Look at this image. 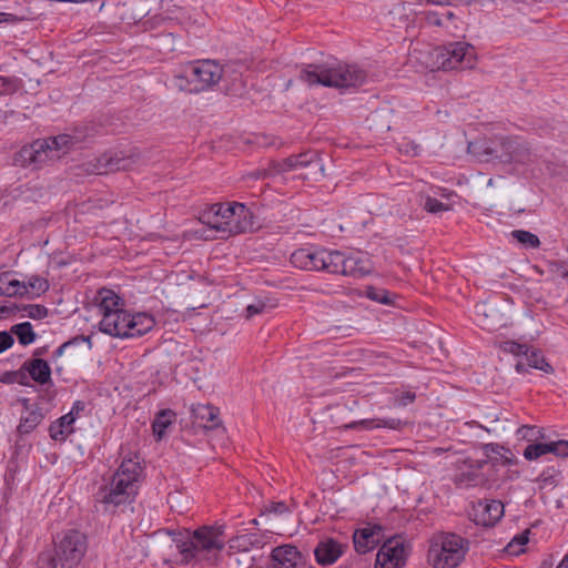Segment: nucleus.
Returning a JSON list of instances; mask_svg holds the SVG:
<instances>
[{"label":"nucleus","instance_id":"nucleus-14","mask_svg":"<svg viewBox=\"0 0 568 568\" xmlns=\"http://www.w3.org/2000/svg\"><path fill=\"white\" fill-rule=\"evenodd\" d=\"M139 161V154L131 152L124 154L123 152L104 153L97 159L94 164V173L108 174L115 171L130 170Z\"/></svg>","mask_w":568,"mask_h":568},{"label":"nucleus","instance_id":"nucleus-50","mask_svg":"<svg viewBox=\"0 0 568 568\" xmlns=\"http://www.w3.org/2000/svg\"><path fill=\"white\" fill-rule=\"evenodd\" d=\"M399 151L405 153V154H408V155H412V156H416L419 154V151H420V148L418 144H416L415 142L413 141H403L399 146H398Z\"/></svg>","mask_w":568,"mask_h":568},{"label":"nucleus","instance_id":"nucleus-62","mask_svg":"<svg viewBox=\"0 0 568 568\" xmlns=\"http://www.w3.org/2000/svg\"><path fill=\"white\" fill-rule=\"evenodd\" d=\"M252 524H253V525H257V520H256V519H253V520H252Z\"/></svg>","mask_w":568,"mask_h":568},{"label":"nucleus","instance_id":"nucleus-35","mask_svg":"<svg viewBox=\"0 0 568 568\" xmlns=\"http://www.w3.org/2000/svg\"><path fill=\"white\" fill-rule=\"evenodd\" d=\"M454 481L458 487L463 488L476 487L478 485H481L485 481V479L481 474L474 470H468L456 475Z\"/></svg>","mask_w":568,"mask_h":568},{"label":"nucleus","instance_id":"nucleus-4","mask_svg":"<svg viewBox=\"0 0 568 568\" xmlns=\"http://www.w3.org/2000/svg\"><path fill=\"white\" fill-rule=\"evenodd\" d=\"M142 468L138 462L124 459L109 485L100 488L97 499L105 509H114L121 505L131 504L138 494V481Z\"/></svg>","mask_w":568,"mask_h":568},{"label":"nucleus","instance_id":"nucleus-51","mask_svg":"<svg viewBox=\"0 0 568 568\" xmlns=\"http://www.w3.org/2000/svg\"><path fill=\"white\" fill-rule=\"evenodd\" d=\"M13 344V337L10 333L3 331L0 332V354L11 347Z\"/></svg>","mask_w":568,"mask_h":568},{"label":"nucleus","instance_id":"nucleus-30","mask_svg":"<svg viewBox=\"0 0 568 568\" xmlns=\"http://www.w3.org/2000/svg\"><path fill=\"white\" fill-rule=\"evenodd\" d=\"M27 294L24 282L11 278L8 273L0 274V296H23Z\"/></svg>","mask_w":568,"mask_h":568},{"label":"nucleus","instance_id":"nucleus-60","mask_svg":"<svg viewBox=\"0 0 568 568\" xmlns=\"http://www.w3.org/2000/svg\"><path fill=\"white\" fill-rule=\"evenodd\" d=\"M485 464H487V460L477 462V468L478 469L483 468Z\"/></svg>","mask_w":568,"mask_h":568},{"label":"nucleus","instance_id":"nucleus-28","mask_svg":"<svg viewBox=\"0 0 568 568\" xmlns=\"http://www.w3.org/2000/svg\"><path fill=\"white\" fill-rule=\"evenodd\" d=\"M75 422V417L72 414H65L58 418L54 423H52L49 427L50 437L53 440L63 442L67 439L69 435H71L73 429V423Z\"/></svg>","mask_w":568,"mask_h":568},{"label":"nucleus","instance_id":"nucleus-55","mask_svg":"<svg viewBox=\"0 0 568 568\" xmlns=\"http://www.w3.org/2000/svg\"><path fill=\"white\" fill-rule=\"evenodd\" d=\"M22 20H23V18L18 17L16 14L8 13V12H0V23L6 22V23L16 24L18 22H21Z\"/></svg>","mask_w":568,"mask_h":568},{"label":"nucleus","instance_id":"nucleus-44","mask_svg":"<svg viewBox=\"0 0 568 568\" xmlns=\"http://www.w3.org/2000/svg\"><path fill=\"white\" fill-rule=\"evenodd\" d=\"M500 347L504 352L514 355H527V352L529 351V346L527 344H519L514 341H506Z\"/></svg>","mask_w":568,"mask_h":568},{"label":"nucleus","instance_id":"nucleus-11","mask_svg":"<svg viewBox=\"0 0 568 568\" xmlns=\"http://www.w3.org/2000/svg\"><path fill=\"white\" fill-rule=\"evenodd\" d=\"M373 271L371 260L361 252L345 254L341 251H332L329 273L344 276L363 277Z\"/></svg>","mask_w":568,"mask_h":568},{"label":"nucleus","instance_id":"nucleus-57","mask_svg":"<svg viewBox=\"0 0 568 568\" xmlns=\"http://www.w3.org/2000/svg\"><path fill=\"white\" fill-rule=\"evenodd\" d=\"M250 176L255 179V180L265 179L267 176V171L266 170H257L255 172H252L250 174Z\"/></svg>","mask_w":568,"mask_h":568},{"label":"nucleus","instance_id":"nucleus-26","mask_svg":"<svg viewBox=\"0 0 568 568\" xmlns=\"http://www.w3.org/2000/svg\"><path fill=\"white\" fill-rule=\"evenodd\" d=\"M94 302L99 308L100 314L102 315V318H105L106 314H114L121 310V298L111 290H99Z\"/></svg>","mask_w":568,"mask_h":568},{"label":"nucleus","instance_id":"nucleus-24","mask_svg":"<svg viewBox=\"0 0 568 568\" xmlns=\"http://www.w3.org/2000/svg\"><path fill=\"white\" fill-rule=\"evenodd\" d=\"M504 515V504L500 500L489 499L479 501L477 516L484 526L495 525Z\"/></svg>","mask_w":568,"mask_h":568},{"label":"nucleus","instance_id":"nucleus-58","mask_svg":"<svg viewBox=\"0 0 568 568\" xmlns=\"http://www.w3.org/2000/svg\"><path fill=\"white\" fill-rule=\"evenodd\" d=\"M557 568H568V560L562 559L557 566Z\"/></svg>","mask_w":568,"mask_h":568},{"label":"nucleus","instance_id":"nucleus-53","mask_svg":"<svg viewBox=\"0 0 568 568\" xmlns=\"http://www.w3.org/2000/svg\"><path fill=\"white\" fill-rule=\"evenodd\" d=\"M266 510L268 513H274V514H284V513H288V507L285 503L283 501H276V503H272L267 508Z\"/></svg>","mask_w":568,"mask_h":568},{"label":"nucleus","instance_id":"nucleus-43","mask_svg":"<svg viewBox=\"0 0 568 568\" xmlns=\"http://www.w3.org/2000/svg\"><path fill=\"white\" fill-rule=\"evenodd\" d=\"M517 436L527 439L529 442L537 440L544 437V434L540 428L534 426H521L517 430Z\"/></svg>","mask_w":568,"mask_h":568},{"label":"nucleus","instance_id":"nucleus-42","mask_svg":"<svg viewBox=\"0 0 568 568\" xmlns=\"http://www.w3.org/2000/svg\"><path fill=\"white\" fill-rule=\"evenodd\" d=\"M26 285H27V292L30 288L31 291L36 292L38 295L45 293L49 290V282L44 277H41L38 275L31 276L29 278L28 283H26Z\"/></svg>","mask_w":568,"mask_h":568},{"label":"nucleus","instance_id":"nucleus-27","mask_svg":"<svg viewBox=\"0 0 568 568\" xmlns=\"http://www.w3.org/2000/svg\"><path fill=\"white\" fill-rule=\"evenodd\" d=\"M30 374L31 378L43 385L51 379V368L47 361L41 358H33L24 362L22 366Z\"/></svg>","mask_w":568,"mask_h":568},{"label":"nucleus","instance_id":"nucleus-49","mask_svg":"<svg viewBox=\"0 0 568 568\" xmlns=\"http://www.w3.org/2000/svg\"><path fill=\"white\" fill-rule=\"evenodd\" d=\"M484 450L487 457H490L491 454L500 455L503 465H509L511 463V460L508 457H505L500 454L501 450H505L503 446H499L497 444H486L484 446Z\"/></svg>","mask_w":568,"mask_h":568},{"label":"nucleus","instance_id":"nucleus-9","mask_svg":"<svg viewBox=\"0 0 568 568\" xmlns=\"http://www.w3.org/2000/svg\"><path fill=\"white\" fill-rule=\"evenodd\" d=\"M223 72V68L216 61L202 60L186 63L178 78L193 84L191 91L201 92L219 83Z\"/></svg>","mask_w":568,"mask_h":568},{"label":"nucleus","instance_id":"nucleus-40","mask_svg":"<svg viewBox=\"0 0 568 568\" xmlns=\"http://www.w3.org/2000/svg\"><path fill=\"white\" fill-rule=\"evenodd\" d=\"M549 443H537L528 445L523 455L527 460H535L546 454H549Z\"/></svg>","mask_w":568,"mask_h":568},{"label":"nucleus","instance_id":"nucleus-54","mask_svg":"<svg viewBox=\"0 0 568 568\" xmlns=\"http://www.w3.org/2000/svg\"><path fill=\"white\" fill-rule=\"evenodd\" d=\"M265 308V304L260 302L257 304H251L246 307V317L251 318L254 315L261 314Z\"/></svg>","mask_w":568,"mask_h":568},{"label":"nucleus","instance_id":"nucleus-29","mask_svg":"<svg viewBox=\"0 0 568 568\" xmlns=\"http://www.w3.org/2000/svg\"><path fill=\"white\" fill-rule=\"evenodd\" d=\"M406 425L405 422L399 418H374V419H362L359 422H355L351 424L349 428L363 427L365 429H374V428H389L394 430H400Z\"/></svg>","mask_w":568,"mask_h":568},{"label":"nucleus","instance_id":"nucleus-16","mask_svg":"<svg viewBox=\"0 0 568 568\" xmlns=\"http://www.w3.org/2000/svg\"><path fill=\"white\" fill-rule=\"evenodd\" d=\"M405 548L399 539L386 540L376 555L375 568H399L405 564Z\"/></svg>","mask_w":568,"mask_h":568},{"label":"nucleus","instance_id":"nucleus-15","mask_svg":"<svg viewBox=\"0 0 568 568\" xmlns=\"http://www.w3.org/2000/svg\"><path fill=\"white\" fill-rule=\"evenodd\" d=\"M276 172L290 170L310 169L312 175H323V164L315 152H304L291 155L274 165Z\"/></svg>","mask_w":568,"mask_h":568},{"label":"nucleus","instance_id":"nucleus-33","mask_svg":"<svg viewBox=\"0 0 568 568\" xmlns=\"http://www.w3.org/2000/svg\"><path fill=\"white\" fill-rule=\"evenodd\" d=\"M561 471L555 467H547L541 471L536 481L539 484L540 489L552 490L559 484Z\"/></svg>","mask_w":568,"mask_h":568},{"label":"nucleus","instance_id":"nucleus-23","mask_svg":"<svg viewBox=\"0 0 568 568\" xmlns=\"http://www.w3.org/2000/svg\"><path fill=\"white\" fill-rule=\"evenodd\" d=\"M342 554L343 545L332 538L320 541L314 550L316 561L322 566L334 564Z\"/></svg>","mask_w":568,"mask_h":568},{"label":"nucleus","instance_id":"nucleus-18","mask_svg":"<svg viewBox=\"0 0 568 568\" xmlns=\"http://www.w3.org/2000/svg\"><path fill=\"white\" fill-rule=\"evenodd\" d=\"M129 314L122 308L114 314H106L100 322V331L113 337L128 338Z\"/></svg>","mask_w":568,"mask_h":568},{"label":"nucleus","instance_id":"nucleus-59","mask_svg":"<svg viewBox=\"0 0 568 568\" xmlns=\"http://www.w3.org/2000/svg\"><path fill=\"white\" fill-rule=\"evenodd\" d=\"M516 369H517L518 372L523 371V369H524V363L518 362V363L516 364Z\"/></svg>","mask_w":568,"mask_h":568},{"label":"nucleus","instance_id":"nucleus-34","mask_svg":"<svg viewBox=\"0 0 568 568\" xmlns=\"http://www.w3.org/2000/svg\"><path fill=\"white\" fill-rule=\"evenodd\" d=\"M11 333L14 334L18 337L19 343L24 346L33 343L36 339V333L33 332V327L29 322L13 325Z\"/></svg>","mask_w":568,"mask_h":568},{"label":"nucleus","instance_id":"nucleus-8","mask_svg":"<svg viewBox=\"0 0 568 568\" xmlns=\"http://www.w3.org/2000/svg\"><path fill=\"white\" fill-rule=\"evenodd\" d=\"M88 550L87 536L75 529L68 530L55 545L54 556L49 559L50 568H75Z\"/></svg>","mask_w":568,"mask_h":568},{"label":"nucleus","instance_id":"nucleus-3","mask_svg":"<svg viewBox=\"0 0 568 568\" xmlns=\"http://www.w3.org/2000/svg\"><path fill=\"white\" fill-rule=\"evenodd\" d=\"M300 79L308 85L344 89L363 84L366 73L363 69L347 63H310L301 70Z\"/></svg>","mask_w":568,"mask_h":568},{"label":"nucleus","instance_id":"nucleus-20","mask_svg":"<svg viewBox=\"0 0 568 568\" xmlns=\"http://www.w3.org/2000/svg\"><path fill=\"white\" fill-rule=\"evenodd\" d=\"M382 538V527L381 526H369L356 530L354 532L353 541L354 547L357 552L366 554L373 550L381 541Z\"/></svg>","mask_w":568,"mask_h":568},{"label":"nucleus","instance_id":"nucleus-46","mask_svg":"<svg viewBox=\"0 0 568 568\" xmlns=\"http://www.w3.org/2000/svg\"><path fill=\"white\" fill-rule=\"evenodd\" d=\"M28 316L33 320H42L48 315V308L43 305L32 304L24 307Z\"/></svg>","mask_w":568,"mask_h":568},{"label":"nucleus","instance_id":"nucleus-13","mask_svg":"<svg viewBox=\"0 0 568 568\" xmlns=\"http://www.w3.org/2000/svg\"><path fill=\"white\" fill-rule=\"evenodd\" d=\"M291 263L301 270L329 273L332 251L302 247L291 254Z\"/></svg>","mask_w":568,"mask_h":568},{"label":"nucleus","instance_id":"nucleus-36","mask_svg":"<svg viewBox=\"0 0 568 568\" xmlns=\"http://www.w3.org/2000/svg\"><path fill=\"white\" fill-rule=\"evenodd\" d=\"M526 361L527 365L545 373H552V366L545 359L542 354L537 349H530L527 352Z\"/></svg>","mask_w":568,"mask_h":568},{"label":"nucleus","instance_id":"nucleus-25","mask_svg":"<svg viewBox=\"0 0 568 568\" xmlns=\"http://www.w3.org/2000/svg\"><path fill=\"white\" fill-rule=\"evenodd\" d=\"M155 324V321L151 314L148 313H135L129 314V326L128 338L139 337L150 332Z\"/></svg>","mask_w":568,"mask_h":568},{"label":"nucleus","instance_id":"nucleus-48","mask_svg":"<svg viewBox=\"0 0 568 568\" xmlns=\"http://www.w3.org/2000/svg\"><path fill=\"white\" fill-rule=\"evenodd\" d=\"M548 270L556 277H559V278L568 277V267L564 263H560L557 261L549 262Z\"/></svg>","mask_w":568,"mask_h":568},{"label":"nucleus","instance_id":"nucleus-1","mask_svg":"<svg viewBox=\"0 0 568 568\" xmlns=\"http://www.w3.org/2000/svg\"><path fill=\"white\" fill-rule=\"evenodd\" d=\"M224 530V525L202 526L185 540L180 538L181 534L168 531V535L176 544V549L185 562L196 559L216 565L225 546Z\"/></svg>","mask_w":568,"mask_h":568},{"label":"nucleus","instance_id":"nucleus-19","mask_svg":"<svg viewBox=\"0 0 568 568\" xmlns=\"http://www.w3.org/2000/svg\"><path fill=\"white\" fill-rule=\"evenodd\" d=\"M506 161L517 163H529L532 161L530 148L526 142L518 139L506 138L500 143Z\"/></svg>","mask_w":568,"mask_h":568},{"label":"nucleus","instance_id":"nucleus-10","mask_svg":"<svg viewBox=\"0 0 568 568\" xmlns=\"http://www.w3.org/2000/svg\"><path fill=\"white\" fill-rule=\"evenodd\" d=\"M373 271L371 260L361 252L345 254L341 251H332L329 273L344 276L363 277Z\"/></svg>","mask_w":568,"mask_h":568},{"label":"nucleus","instance_id":"nucleus-41","mask_svg":"<svg viewBox=\"0 0 568 568\" xmlns=\"http://www.w3.org/2000/svg\"><path fill=\"white\" fill-rule=\"evenodd\" d=\"M81 343H87L88 344V349H91L92 348V341H91V336H84V335H78L67 342H64L62 345H60L55 352H54V356L55 357H60L63 355L64 351L70 347V346H73V345H78V344H81Z\"/></svg>","mask_w":568,"mask_h":568},{"label":"nucleus","instance_id":"nucleus-45","mask_svg":"<svg viewBox=\"0 0 568 568\" xmlns=\"http://www.w3.org/2000/svg\"><path fill=\"white\" fill-rule=\"evenodd\" d=\"M549 453L566 458L568 457V440H557L549 443Z\"/></svg>","mask_w":568,"mask_h":568},{"label":"nucleus","instance_id":"nucleus-2","mask_svg":"<svg viewBox=\"0 0 568 568\" xmlns=\"http://www.w3.org/2000/svg\"><path fill=\"white\" fill-rule=\"evenodd\" d=\"M200 220L211 230L229 237L254 230V215L243 203H215L201 213Z\"/></svg>","mask_w":568,"mask_h":568},{"label":"nucleus","instance_id":"nucleus-6","mask_svg":"<svg viewBox=\"0 0 568 568\" xmlns=\"http://www.w3.org/2000/svg\"><path fill=\"white\" fill-rule=\"evenodd\" d=\"M72 144L73 139L68 134H61L47 140H37L20 150L17 161L23 166H39L48 161L59 159L61 153H65Z\"/></svg>","mask_w":568,"mask_h":568},{"label":"nucleus","instance_id":"nucleus-22","mask_svg":"<svg viewBox=\"0 0 568 568\" xmlns=\"http://www.w3.org/2000/svg\"><path fill=\"white\" fill-rule=\"evenodd\" d=\"M194 422L206 429H214L222 425L220 410L210 404H196L192 406Z\"/></svg>","mask_w":568,"mask_h":568},{"label":"nucleus","instance_id":"nucleus-7","mask_svg":"<svg viewBox=\"0 0 568 568\" xmlns=\"http://www.w3.org/2000/svg\"><path fill=\"white\" fill-rule=\"evenodd\" d=\"M430 57L433 69L444 71L471 69L476 63L475 48L464 41L437 47L430 52Z\"/></svg>","mask_w":568,"mask_h":568},{"label":"nucleus","instance_id":"nucleus-32","mask_svg":"<svg viewBox=\"0 0 568 568\" xmlns=\"http://www.w3.org/2000/svg\"><path fill=\"white\" fill-rule=\"evenodd\" d=\"M175 420V413L172 409H162L152 423L153 434L158 440H161L169 428Z\"/></svg>","mask_w":568,"mask_h":568},{"label":"nucleus","instance_id":"nucleus-31","mask_svg":"<svg viewBox=\"0 0 568 568\" xmlns=\"http://www.w3.org/2000/svg\"><path fill=\"white\" fill-rule=\"evenodd\" d=\"M262 540L256 534L237 535L229 540V548L233 551H248L254 547H260Z\"/></svg>","mask_w":568,"mask_h":568},{"label":"nucleus","instance_id":"nucleus-61","mask_svg":"<svg viewBox=\"0 0 568 568\" xmlns=\"http://www.w3.org/2000/svg\"><path fill=\"white\" fill-rule=\"evenodd\" d=\"M44 353V351H42L41 348L37 349L34 352V355H42Z\"/></svg>","mask_w":568,"mask_h":568},{"label":"nucleus","instance_id":"nucleus-39","mask_svg":"<svg viewBox=\"0 0 568 568\" xmlns=\"http://www.w3.org/2000/svg\"><path fill=\"white\" fill-rule=\"evenodd\" d=\"M366 296L369 300L381 303V304H384V305H389L393 303L390 293L385 288L367 286Z\"/></svg>","mask_w":568,"mask_h":568},{"label":"nucleus","instance_id":"nucleus-21","mask_svg":"<svg viewBox=\"0 0 568 568\" xmlns=\"http://www.w3.org/2000/svg\"><path fill=\"white\" fill-rule=\"evenodd\" d=\"M24 413L21 415L17 430L20 435H28L33 432L44 418L42 408L30 404L29 399H22Z\"/></svg>","mask_w":568,"mask_h":568},{"label":"nucleus","instance_id":"nucleus-47","mask_svg":"<svg viewBox=\"0 0 568 568\" xmlns=\"http://www.w3.org/2000/svg\"><path fill=\"white\" fill-rule=\"evenodd\" d=\"M425 210L429 213H439L449 210V207L439 200L428 196L425 202Z\"/></svg>","mask_w":568,"mask_h":568},{"label":"nucleus","instance_id":"nucleus-5","mask_svg":"<svg viewBox=\"0 0 568 568\" xmlns=\"http://www.w3.org/2000/svg\"><path fill=\"white\" fill-rule=\"evenodd\" d=\"M468 550V539L454 532H442L430 539L427 560L433 568H457Z\"/></svg>","mask_w":568,"mask_h":568},{"label":"nucleus","instance_id":"nucleus-37","mask_svg":"<svg viewBox=\"0 0 568 568\" xmlns=\"http://www.w3.org/2000/svg\"><path fill=\"white\" fill-rule=\"evenodd\" d=\"M511 236L526 247L537 248L540 245L539 237L529 231L515 230Z\"/></svg>","mask_w":568,"mask_h":568},{"label":"nucleus","instance_id":"nucleus-12","mask_svg":"<svg viewBox=\"0 0 568 568\" xmlns=\"http://www.w3.org/2000/svg\"><path fill=\"white\" fill-rule=\"evenodd\" d=\"M439 4L436 10L424 11L425 24L429 28H438L449 36H457L464 30L465 21L463 17L452 8Z\"/></svg>","mask_w":568,"mask_h":568},{"label":"nucleus","instance_id":"nucleus-17","mask_svg":"<svg viewBox=\"0 0 568 568\" xmlns=\"http://www.w3.org/2000/svg\"><path fill=\"white\" fill-rule=\"evenodd\" d=\"M272 568H300L304 557L295 546L282 545L272 550Z\"/></svg>","mask_w":568,"mask_h":568},{"label":"nucleus","instance_id":"nucleus-52","mask_svg":"<svg viewBox=\"0 0 568 568\" xmlns=\"http://www.w3.org/2000/svg\"><path fill=\"white\" fill-rule=\"evenodd\" d=\"M416 399V394L414 392H404L396 398V404L398 406H407L412 404Z\"/></svg>","mask_w":568,"mask_h":568},{"label":"nucleus","instance_id":"nucleus-56","mask_svg":"<svg viewBox=\"0 0 568 568\" xmlns=\"http://www.w3.org/2000/svg\"><path fill=\"white\" fill-rule=\"evenodd\" d=\"M85 408V404L82 400H77L73 403L71 410L68 414H72L73 417H78L81 412Z\"/></svg>","mask_w":568,"mask_h":568},{"label":"nucleus","instance_id":"nucleus-38","mask_svg":"<svg viewBox=\"0 0 568 568\" xmlns=\"http://www.w3.org/2000/svg\"><path fill=\"white\" fill-rule=\"evenodd\" d=\"M529 530H525L515 537L506 546V550L510 555H519L524 552V547L527 545L529 538Z\"/></svg>","mask_w":568,"mask_h":568}]
</instances>
